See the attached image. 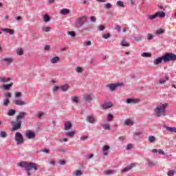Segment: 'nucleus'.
Segmentation results:
<instances>
[{
    "mask_svg": "<svg viewBox=\"0 0 176 176\" xmlns=\"http://www.w3.org/2000/svg\"><path fill=\"white\" fill-rule=\"evenodd\" d=\"M170 61H176V54L174 53H165L162 57L156 58L154 61V65H159L162 63H170Z\"/></svg>",
    "mask_w": 176,
    "mask_h": 176,
    "instance_id": "nucleus-1",
    "label": "nucleus"
},
{
    "mask_svg": "<svg viewBox=\"0 0 176 176\" xmlns=\"http://www.w3.org/2000/svg\"><path fill=\"white\" fill-rule=\"evenodd\" d=\"M17 166L18 167H21V168H25L28 176L32 175L31 170H34V171H38V164L36 163L23 161L20 163H18Z\"/></svg>",
    "mask_w": 176,
    "mask_h": 176,
    "instance_id": "nucleus-2",
    "label": "nucleus"
},
{
    "mask_svg": "<svg viewBox=\"0 0 176 176\" xmlns=\"http://www.w3.org/2000/svg\"><path fill=\"white\" fill-rule=\"evenodd\" d=\"M168 107V103H164L162 106H157L154 109V115L157 118H160L161 116H167V113L166 109Z\"/></svg>",
    "mask_w": 176,
    "mask_h": 176,
    "instance_id": "nucleus-3",
    "label": "nucleus"
},
{
    "mask_svg": "<svg viewBox=\"0 0 176 176\" xmlns=\"http://www.w3.org/2000/svg\"><path fill=\"white\" fill-rule=\"evenodd\" d=\"M87 16H82L77 19L75 21V28L77 29L82 28L83 25L87 21Z\"/></svg>",
    "mask_w": 176,
    "mask_h": 176,
    "instance_id": "nucleus-4",
    "label": "nucleus"
},
{
    "mask_svg": "<svg viewBox=\"0 0 176 176\" xmlns=\"http://www.w3.org/2000/svg\"><path fill=\"white\" fill-rule=\"evenodd\" d=\"M21 120H16V122L11 121V124H12V131H16L17 130H20L21 129Z\"/></svg>",
    "mask_w": 176,
    "mask_h": 176,
    "instance_id": "nucleus-5",
    "label": "nucleus"
},
{
    "mask_svg": "<svg viewBox=\"0 0 176 176\" xmlns=\"http://www.w3.org/2000/svg\"><path fill=\"white\" fill-rule=\"evenodd\" d=\"M15 141L17 145H20L24 143V138H23V135L20 132H16L15 133Z\"/></svg>",
    "mask_w": 176,
    "mask_h": 176,
    "instance_id": "nucleus-6",
    "label": "nucleus"
},
{
    "mask_svg": "<svg viewBox=\"0 0 176 176\" xmlns=\"http://www.w3.org/2000/svg\"><path fill=\"white\" fill-rule=\"evenodd\" d=\"M124 86L123 82L121 83H115V84H109L107 85V87L109 88L111 91L116 90V87H122Z\"/></svg>",
    "mask_w": 176,
    "mask_h": 176,
    "instance_id": "nucleus-7",
    "label": "nucleus"
},
{
    "mask_svg": "<svg viewBox=\"0 0 176 176\" xmlns=\"http://www.w3.org/2000/svg\"><path fill=\"white\" fill-rule=\"evenodd\" d=\"M25 137L28 138V140H34V138L36 137V133L32 130H28L25 132Z\"/></svg>",
    "mask_w": 176,
    "mask_h": 176,
    "instance_id": "nucleus-8",
    "label": "nucleus"
},
{
    "mask_svg": "<svg viewBox=\"0 0 176 176\" xmlns=\"http://www.w3.org/2000/svg\"><path fill=\"white\" fill-rule=\"evenodd\" d=\"M85 120L88 122V123H91L92 124H94V123L97 122V120L96 119V118H94L92 115L87 116L86 117Z\"/></svg>",
    "mask_w": 176,
    "mask_h": 176,
    "instance_id": "nucleus-9",
    "label": "nucleus"
},
{
    "mask_svg": "<svg viewBox=\"0 0 176 176\" xmlns=\"http://www.w3.org/2000/svg\"><path fill=\"white\" fill-rule=\"evenodd\" d=\"M100 107L102 109H109V108H112L113 107V104L111 102H105L103 104H100Z\"/></svg>",
    "mask_w": 176,
    "mask_h": 176,
    "instance_id": "nucleus-10",
    "label": "nucleus"
},
{
    "mask_svg": "<svg viewBox=\"0 0 176 176\" xmlns=\"http://www.w3.org/2000/svg\"><path fill=\"white\" fill-rule=\"evenodd\" d=\"M25 115H27V113L24 111H20L19 115L16 117V120H21L22 119H24V118H25Z\"/></svg>",
    "mask_w": 176,
    "mask_h": 176,
    "instance_id": "nucleus-11",
    "label": "nucleus"
},
{
    "mask_svg": "<svg viewBox=\"0 0 176 176\" xmlns=\"http://www.w3.org/2000/svg\"><path fill=\"white\" fill-rule=\"evenodd\" d=\"M133 167H135V164H131L122 170V173H127L129 170H131Z\"/></svg>",
    "mask_w": 176,
    "mask_h": 176,
    "instance_id": "nucleus-12",
    "label": "nucleus"
},
{
    "mask_svg": "<svg viewBox=\"0 0 176 176\" xmlns=\"http://www.w3.org/2000/svg\"><path fill=\"white\" fill-rule=\"evenodd\" d=\"M162 127L164 129H166L167 130V131H169V133H176L175 127H170V126H168L166 125H163Z\"/></svg>",
    "mask_w": 176,
    "mask_h": 176,
    "instance_id": "nucleus-13",
    "label": "nucleus"
},
{
    "mask_svg": "<svg viewBox=\"0 0 176 176\" xmlns=\"http://www.w3.org/2000/svg\"><path fill=\"white\" fill-rule=\"evenodd\" d=\"M72 129V122L69 121L65 122V130H71Z\"/></svg>",
    "mask_w": 176,
    "mask_h": 176,
    "instance_id": "nucleus-14",
    "label": "nucleus"
},
{
    "mask_svg": "<svg viewBox=\"0 0 176 176\" xmlns=\"http://www.w3.org/2000/svg\"><path fill=\"white\" fill-rule=\"evenodd\" d=\"M1 31L3 32H6L7 34H9L10 35H13L14 34V30L9 29V28H3L1 29Z\"/></svg>",
    "mask_w": 176,
    "mask_h": 176,
    "instance_id": "nucleus-15",
    "label": "nucleus"
},
{
    "mask_svg": "<svg viewBox=\"0 0 176 176\" xmlns=\"http://www.w3.org/2000/svg\"><path fill=\"white\" fill-rule=\"evenodd\" d=\"M1 61L6 64H12V63H13V58H5L1 59Z\"/></svg>",
    "mask_w": 176,
    "mask_h": 176,
    "instance_id": "nucleus-16",
    "label": "nucleus"
},
{
    "mask_svg": "<svg viewBox=\"0 0 176 176\" xmlns=\"http://www.w3.org/2000/svg\"><path fill=\"white\" fill-rule=\"evenodd\" d=\"M60 90L65 93V91H68L69 90V85L68 84H65L64 85L60 86Z\"/></svg>",
    "mask_w": 176,
    "mask_h": 176,
    "instance_id": "nucleus-17",
    "label": "nucleus"
},
{
    "mask_svg": "<svg viewBox=\"0 0 176 176\" xmlns=\"http://www.w3.org/2000/svg\"><path fill=\"white\" fill-rule=\"evenodd\" d=\"M15 104L19 105V107H23V105H25L27 103L21 100H16Z\"/></svg>",
    "mask_w": 176,
    "mask_h": 176,
    "instance_id": "nucleus-18",
    "label": "nucleus"
},
{
    "mask_svg": "<svg viewBox=\"0 0 176 176\" xmlns=\"http://www.w3.org/2000/svg\"><path fill=\"white\" fill-rule=\"evenodd\" d=\"M69 9L68 8H63L60 10V14H63V16H67L69 14Z\"/></svg>",
    "mask_w": 176,
    "mask_h": 176,
    "instance_id": "nucleus-19",
    "label": "nucleus"
},
{
    "mask_svg": "<svg viewBox=\"0 0 176 176\" xmlns=\"http://www.w3.org/2000/svg\"><path fill=\"white\" fill-rule=\"evenodd\" d=\"M155 14L157 15V17H160V19L166 17V12H157Z\"/></svg>",
    "mask_w": 176,
    "mask_h": 176,
    "instance_id": "nucleus-20",
    "label": "nucleus"
},
{
    "mask_svg": "<svg viewBox=\"0 0 176 176\" xmlns=\"http://www.w3.org/2000/svg\"><path fill=\"white\" fill-rule=\"evenodd\" d=\"M12 80V78H8V77H3L0 78V82H2V83H8V82H10Z\"/></svg>",
    "mask_w": 176,
    "mask_h": 176,
    "instance_id": "nucleus-21",
    "label": "nucleus"
},
{
    "mask_svg": "<svg viewBox=\"0 0 176 176\" xmlns=\"http://www.w3.org/2000/svg\"><path fill=\"white\" fill-rule=\"evenodd\" d=\"M71 100L74 104H79V97L78 96H72Z\"/></svg>",
    "mask_w": 176,
    "mask_h": 176,
    "instance_id": "nucleus-22",
    "label": "nucleus"
},
{
    "mask_svg": "<svg viewBox=\"0 0 176 176\" xmlns=\"http://www.w3.org/2000/svg\"><path fill=\"white\" fill-rule=\"evenodd\" d=\"M13 86V82H10V84L4 85L3 86V89L5 91L10 90V87Z\"/></svg>",
    "mask_w": 176,
    "mask_h": 176,
    "instance_id": "nucleus-23",
    "label": "nucleus"
},
{
    "mask_svg": "<svg viewBox=\"0 0 176 176\" xmlns=\"http://www.w3.org/2000/svg\"><path fill=\"white\" fill-rule=\"evenodd\" d=\"M170 78L168 76H166L165 78H161L160 79L159 83L160 85H164V83H166L167 80H168Z\"/></svg>",
    "mask_w": 176,
    "mask_h": 176,
    "instance_id": "nucleus-24",
    "label": "nucleus"
},
{
    "mask_svg": "<svg viewBox=\"0 0 176 176\" xmlns=\"http://www.w3.org/2000/svg\"><path fill=\"white\" fill-rule=\"evenodd\" d=\"M65 135H66V137H69L70 138H72V137H74V135H75V131H72L69 132H66Z\"/></svg>",
    "mask_w": 176,
    "mask_h": 176,
    "instance_id": "nucleus-25",
    "label": "nucleus"
},
{
    "mask_svg": "<svg viewBox=\"0 0 176 176\" xmlns=\"http://www.w3.org/2000/svg\"><path fill=\"white\" fill-rule=\"evenodd\" d=\"M8 116H13L16 115V111L13 109H10L8 110Z\"/></svg>",
    "mask_w": 176,
    "mask_h": 176,
    "instance_id": "nucleus-26",
    "label": "nucleus"
},
{
    "mask_svg": "<svg viewBox=\"0 0 176 176\" xmlns=\"http://www.w3.org/2000/svg\"><path fill=\"white\" fill-rule=\"evenodd\" d=\"M58 60H60V57L58 56H54L51 59L52 64H56V63L58 62Z\"/></svg>",
    "mask_w": 176,
    "mask_h": 176,
    "instance_id": "nucleus-27",
    "label": "nucleus"
},
{
    "mask_svg": "<svg viewBox=\"0 0 176 176\" xmlns=\"http://www.w3.org/2000/svg\"><path fill=\"white\" fill-rule=\"evenodd\" d=\"M85 102H91V100H93V99L91 98V95L87 94V95L85 97Z\"/></svg>",
    "mask_w": 176,
    "mask_h": 176,
    "instance_id": "nucleus-28",
    "label": "nucleus"
},
{
    "mask_svg": "<svg viewBox=\"0 0 176 176\" xmlns=\"http://www.w3.org/2000/svg\"><path fill=\"white\" fill-rule=\"evenodd\" d=\"M124 124L126 126H133V122L131 119H126L124 122Z\"/></svg>",
    "mask_w": 176,
    "mask_h": 176,
    "instance_id": "nucleus-29",
    "label": "nucleus"
},
{
    "mask_svg": "<svg viewBox=\"0 0 176 176\" xmlns=\"http://www.w3.org/2000/svg\"><path fill=\"white\" fill-rule=\"evenodd\" d=\"M104 130H111V124L107 123L102 125Z\"/></svg>",
    "mask_w": 176,
    "mask_h": 176,
    "instance_id": "nucleus-30",
    "label": "nucleus"
},
{
    "mask_svg": "<svg viewBox=\"0 0 176 176\" xmlns=\"http://www.w3.org/2000/svg\"><path fill=\"white\" fill-rule=\"evenodd\" d=\"M117 6L119 8H124V3L120 0L117 1Z\"/></svg>",
    "mask_w": 176,
    "mask_h": 176,
    "instance_id": "nucleus-31",
    "label": "nucleus"
},
{
    "mask_svg": "<svg viewBox=\"0 0 176 176\" xmlns=\"http://www.w3.org/2000/svg\"><path fill=\"white\" fill-rule=\"evenodd\" d=\"M142 57H152V54L148 52H143L141 54Z\"/></svg>",
    "mask_w": 176,
    "mask_h": 176,
    "instance_id": "nucleus-32",
    "label": "nucleus"
},
{
    "mask_svg": "<svg viewBox=\"0 0 176 176\" xmlns=\"http://www.w3.org/2000/svg\"><path fill=\"white\" fill-rule=\"evenodd\" d=\"M43 20L45 23H49V21H50V16H49L47 14H45L43 16Z\"/></svg>",
    "mask_w": 176,
    "mask_h": 176,
    "instance_id": "nucleus-33",
    "label": "nucleus"
},
{
    "mask_svg": "<svg viewBox=\"0 0 176 176\" xmlns=\"http://www.w3.org/2000/svg\"><path fill=\"white\" fill-rule=\"evenodd\" d=\"M157 15H156V13L153 14V15H148L147 16V19H148V20H151V21H153L155 20V19H156Z\"/></svg>",
    "mask_w": 176,
    "mask_h": 176,
    "instance_id": "nucleus-34",
    "label": "nucleus"
},
{
    "mask_svg": "<svg viewBox=\"0 0 176 176\" xmlns=\"http://www.w3.org/2000/svg\"><path fill=\"white\" fill-rule=\"evenodd\" d=\"M67 35L71 36V38H75V36H76V33L75 32L69 31L67 32Z\"/></svg>",
    "mask_w": 176,
    "mask_h": 176,
    "instance_id": "nucleus-35",
    "label": "nucleus"
},
{
    "mask_svg": "<svg viewBox=\"0 0 176 176\" xmlns=\"http://www.w3.org/2000/svg\"><path fill=\"white\" fill-rule=\"evenodd\" d=\"M16 54H18V56H23V54H24V51L21 48H19L16 50Z\"/></svg>",
    "mask_w": 176,
    "mask_h": 176,
    "instance_id": "nucleus-36",
    "label": "nucleus"
},
{
    "mask_svg": "<svg viewBox=\"0 0 176 176\" xmlns=\"http://www.w3.org/2000/svg\"><path fill=\"white\" fill-rule=\"evenodd\" d=\"M161 34H164V29L160 28L155 32V35H161Z\"/></svg>",
    "mask_w": 176,
    "mask_h": 176,
    "instance_id": "nucleus-37",
    "label": "nucleus"
},
{
    "mask_svg": "<svg viewBox=\"0 0 176 176\" xmlns=\"http://www.w3.org/2000/svg\"><path fill=\"white\" fill-rule=\"evenodd\" d=\"M121 46H124V47H129L130 46V43H124V40L121 41Z\"/></svg>",
    "mask_w": 176,
    "mask_h": 176,
    "instance_id": "nucleus-38",
    "label": "nucleus"
},
{
    "mask_svg": "<svg viewBox=\"0 0 176 176\" xmlns=\"http://www.w3.org/2000/svg\"><path fill=\"white\" fill-rule=\"evenodd\" d=\"M102 38H103V39H109V38H111V34L110 33L104 34L102 35Z\"/></svg>",
    "mask_w": 176,
    "mask_h": 176,
    "instance_id": "nucleus-39",
    "label": "nucleus"
},
{
    "mask_svg": "<svg viewBox=\"0 0 176 176\" xmlns=\"http://www.w3.org/2000/svg\"><path fill=\"white\" fill-rule=\"evenodd\" d=\"M0 138H6V132L0 131Z\"/></svg>",
    "mask_w": 176,
    "mask_h": 176,
    "instance_id": "nucleus-40",
    "label": "nucleus"
},
{
    "mask_svg": "<svg viewBox=\"0 0 176 176\" xmlns=\"http://www.w3.org/2000/svg\"><path fill=\"white\" fill-rule=\"evenodd\" d=\"M113 118V115H112L111 113L108 114L107 118V120L108 122H112V119Z\"/></svg>",
    "mask_w": 176,
    "mask_h": 176,
    "instance_id": "nucleus-41",
    "label": "nucleus"
},
{
    "mask_svg": "<svg viewBox=\"0 0 176 176\" xmlns=\"http://www.w3.org/2000/svg\"><path fill=\"white\" fill-rule=\"evenodd\" d=\"M9 104H10V100H9V99H8V98L5 99L4 102H3L4 107H8V105H9Z\"/></svg>",
    "mask_w": 176,
    "mask_h": 176,
    "instance_id": "nucleus-42",
    "label": "nucleus"
},
{
    "mask_svg": "<svg viewBox=\"0 0 176 176\" xmlns=\"http://www.w3.org/2000/svg\"><path fill=\"white\" fill-rule=\"evenodd\" d=\"M155 138L153 135H149L148 136V141L150 142H155Z\"/></svg>",
    "mask_w": 176,
    "mask_h": 176,
    "instance_id": "nucleus-43",
    "label": "nucleus"
},
{
    "mask_svg": "<svg viewBox=\"0 0 176 176\" xmlns=\"http://www.w3.org/2000/svg\"><path fill=\"white\" fill-rule=\"evenodd\" d=\"M111 147H109V146L108 145H104L103 147H102V151L103 152H107V151H109Z\"/></svg>",
    "mask_w": 176,
    "mask_h": 176,
    "instance_id": "nucleus-44",
    "label": "nucleus"
},
{
    "mask_svg": "<svg viewBox=\"0 0 176 176\" xmlns=\"http://www.w3.org/2000/svg\"><path fill=\"white\" fill-rule=\"evenodd\" d=\"M104 174H106V175H111V174H113V170H105Z\"/></svg>",
    "mask_w": 176,
    "mask_h": 176,
    "instance_id": "nucleus-45",
    "label": "nucleus"
},
{
    "mask_svg": "<svg viewBox=\"0 0 176 176\" xmlns=\"http://www.w3.org/2000/svg\"><path fill=\"white\" fill-rule=\"evenodd\" d=\"M112 8V4L111 3H107L104 4V9H111Z\"/></svg>",
    "mask_w": 176,
    "mask_h": 176,
    "instance_id": "nucleus-46",
    "label": "nucleus"
},
{
    "mask_svg": "<svg viewBox=\"0 0 176 176\" xmlns=\"http://www.w3.org/2000/svg\"><path fill=\"white\" fill-rule=\"evenodd\" d=\"M135 41H137V42H140V41H142V36L139 35L138 36L134 37Z\"/></svg>",
    "mask_w": 176,
    "mask_h": 176,
    "instance_id": "nucleus-47",
    "label": "nucleus"
},
{
    "mask_svg": "<svg viewBox=\"0 0 176 176\" xmlns=\"http://www.w3.org/2000/svg\"><path fill=\"white\" fill-rule=\"evenodd\" d=\"M174 174H175V170H170L168 172V176H174Z\"/></svg>",
    "mask_w": 176,
    "mask_h": 176,
    "instance_id": "nucleus-48",
    "label": "nucleus"
},
{
    "mask_svg": "<svg viewBox=\"0 0 176 176\" xmlns=\"http://www.w3.org/2000/svg\"><path fill=\"white\" fill-rule=\"evenodd\" d=\"M76 71L78 74H80V73L83 72V69H82V67H77L76 69Z\"/></svg>",
    "mask_w": 176,
    "mask_h": 176,
    "instance_id": "nucleus-49",
    "label": "nucleus"
},
{
    "mask_svg": "<svg viewBox=\"0 0 176 176\" xmlns=\"http://www.w3.org/2000/svg\"><path fill=\"white\" fill-rule=\"evenodd\" d=\"M114 29L118 32H120L121 31V28H120V25H116L115 27H114Z\"/></svg>",
    "mask_w": 176,
    "mask_h": 176,
    "instance_id": "nucleus-50",
    "label": "nucleus"
},
{
    "mask_svg": "<svg viewBox=\"0 0 176 176\" xmlns=\"http://www.w3.org/2000/svg\"><path fill=\"white\" fill-rule=\"evenodd\" d=\"M126 151H130L131 149H133V144H129L126 146Z\"/></svg>",
    "mask_w": 176,
    "mask_h": 176,
    "instance_id": "nucleus-51",
    "label": "nucleus"
},
{
    "mask_svg": "<svg viewBox=\"0 0 176 176\" xmlns=\"http://www.w3.org/2000/svg\"><path fill=\"white\" fill-rule=\"evenodd\" d=\"M90 21L91 23H96L97 21V18H96V16H91L90 17Z\"/></svg>",
    "mask_w": 176,
    "mask_h": 176,
    "instance_id": "nucleus-52",
    "label": "nucleus"
},
{
    "mask_svg": "<svg viewBox=\"0 0 176 176\" xmlns=\"http://www.w3.org/2000/svg\"><path fill=\"white\" fill-rule=\"evenodd\" d=\"M43 115H45V113L40 111L38 114H37V118L38 119H41V118H42V116H43Z\"/></svg>",
    "mask_w": 176,
    "mask_h": 176,
    "instance_id": "nucleus-53",
    "label": "nucleus"
},
{
    "mask_svg": "<svg viewBox=\"0 0 176 176\" xmlns=\"http://www.w3.org/2000/svg\"><path fill=\"white\" fill-rule=\"evenodd\" d=\"M58 163L61 166H65L67 162H65V160H60Z\"/></svg>",
    "mask_w": 176,
    "mask_h": 176,
    "instance_id": "nucleus-54",
    "label": "nucleus"
},
{
    "mask_svg": "<svg viewBox=\"0 0 176 176\" xmlns=\"http://www.w3.org/2000/svg\"><path fill=\"white\" fill-rule=\"evenodd\" d=\"M82 173L81 170H76V173H75L76 176H80V175H82Z\"/></svg>",
    "mask_w": 176,
    "mask_h": 176,
    "instance_id": "nucleus-55",
    "label": "nucleus"
},
{
    "mask_svg": "<svg viewBox=\"0 0 176 176\" xmlns=\"http://www.w3.org/2000/svg\"><path fill=\"white\" fill-rule=\"evenodd\" d=\"M43 31H45V32H49V31H50V27H43Z\"/></svg>",
    "mask_w": 176,
    "mask_h": 176,
    "instance_id": "nucleus-56",
    "label": "nucleus"
},
{
    "mask_svg": "<svg viewBox=\"0 0 176 176\" xmlns=\"http://www.w3.org/2000/svg\"><path fill=\"white\" fill-rule=\"evenodd\" d=\"M148 167H153V166H155V163L152 161H148Z\"/></svg>",
    "mask_w": 176,
    "mask_h": 176,
    "instance_id": "nucleus-57",
    "label": "nucleus"
},
{
    "mask_svg": "<svg viewBox=\"0 0 176 176\" xmlns=\"http://www.w3.org/2000/svg\"><path fill=\"white\" fill-rule=\"evenodd\" d=\"M147 39L148 40V41H152V39H153V35H152V34H147Z\"/></svg>",
    "mask_w": 176,
    "mask_h": 176,
    "instance_id": "nucleus-58",
    "label": "nucleus"
},
{
    "mask_svg": "<svg viewBox=\"0 0 176 176\" xmlns=\"http://www.w3.org/2000/svg\"><path fill=\"white\" fill-rule=\"evenodd\" d=\"M50 49H51V47L49 45L44 46V50H46L47 52H49V50H50Z\"/></svg>",
    "mask_w": 176,
    "mask_h": 176,
    "instance_id": "nucleus-59",
    "label": "nucleus"
},
{
    "mask_svg": "<svg viewBox=\"0 0 176 176\" xmlns=\"http://www.w3.org/2000/svg\"><path fill=\"white\" fill-rule=\"evenodd\" d=\"M21 96H22L21 92H16V93H15V97H16V98H19V97H21Z\"/></svg>",
    "mask_w": 176,
    "mask_h": 176,
    "instance_id": "nucleus-60",
    "label": "nucleus"
},
{
    "mask_svg": "<svg viewBox=\"0 0 176 176\" xmlns=\"http://www.w3.org/2000/svg\"><path fill=\"white\" fill-rule=\"evenodd\" d=\"M85 46H90L91 45V41H87L84 43Z\"/></svg>",
    "mask_w": 176,
    "mask_h": 176,
    "instance_id": "nucleus-61",
    "label": "nucleus"
},
{
    "mask_svg": "<svg viewBox=\"0 0 176 176\" xmlns=\"http://www.w3.org/2000/svg\"><path fill=\"white\" fill-rule=\"evenodd\" d=\"M127 104H131V102H134V99L128 98L126 99Z\"/></svg>",
    "mask_w": 176,
    "mask_h": 176,
    "instance_id": "nucleus-62",
    "label": "nucleus"
},
{
    "mask_svg": "<svg viewBox=\"0 0 176 176\" xmlns=\"http://www.w3.org/2000/svg\"><path fill=\"white\" fill-rule=\"evenodd\" d=\"M5 96H6V97H7L8 98H12V94H11L10 93H9V92H6V93L5 94Z\"/></svg>",
    "mask_w": 176,
    "mask_h": 176,
    "instance_id": "nucleus-63",
    "label": "nucleus"
},
{
    "mask_svg": "<svg viewBox=\"0 0 176 176\" xmlns=\"http://www.w3.org/2000/svg\"><path fill=\"white\" fill-rule=\"evenodd\" d=\"M99 31H104V30H105V27L104 25H100L98 28Z\"/></svg>",
    "mask_w": 176,
    "mask_h": 176,
    "instance_id": "nucleus-64",
    "label": "nucleus"
}]
</instances>
